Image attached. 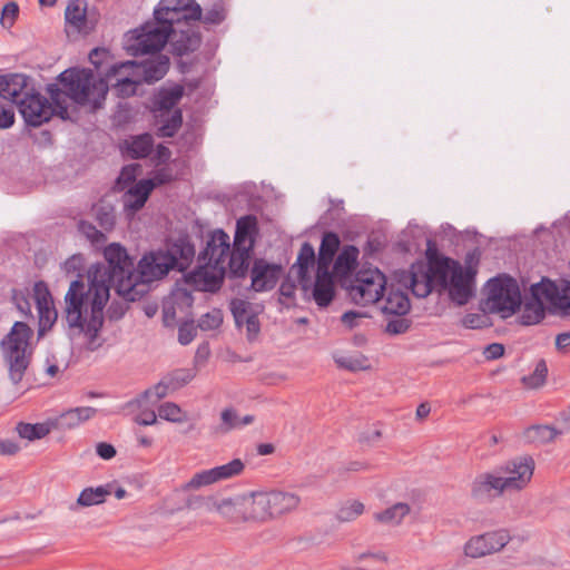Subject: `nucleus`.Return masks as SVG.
Wrapping results in <instances>:
<instances>
[{
  "label": "nucleus",
  "instance_id": "nucleus-25",
  "mask_svg": "<svg viewBox=\"0 0 570 570\" xmlns=\"http://www.w3.org/2000/svg\"><path fill=\"white\" fill-rule=\"evenodd\" d=\"M169 69V58L165 55L135 62V72L141 79V82L153 83L160 80Z\"/></svg>",
  "mask_w": 570,
  "mask_h": 570
},
{
  "label": "nucleus",
  "instance_id": "nucleus-14",
  "mask_svg": "<svg viewBox=\"0 0 570 570\" xmlns=\"http://www.w3.org/2000/svg\"><path fill=\"white\" fill-rule=\"evenodd\" d=\"M534 472V461L530 456H521L508 461L498 470L508 492H520L525 489Z\"/></svg>",
  "mask_w": 570,
  "mask_h": 570
},
{
  "label": "nucleus",
  "instance_id": "nucleus-26",
  "mask_svg": "<svg viewBox=\"0 0 570 570\" xmlns=\"http://www.w3.org/2000/svg\"><path fill=\"white\" fill-rule=\"evenodd\" d=\"M32 88L29 78L24 75L0 76V97L18 105Z\"/></svg>",
  "mask_w": 570,
  "mask_h": 570
},
{
  "label": "nucleus",
  "instance_id": "nucleus-42",
  "mask_svg": "<svg viewBox=\"0 0 570 570\" xmlns=\"http://www.w3.org/2000/svg\"><path fill=\"white\" fill-rule=\"evenodd\" d=\"M160 125L158 127V136L173 137L181 126L183 115L180 109H175L173 112L165 114L159 117Z\"/></svg>",
  "mask_w": 570,
  "mask_h": 570
},
{
  "label": "nucleus",
  "instance_id": "nucleus-36",
  "mask_svg": "<svg viewBox=\"0 0 570 570\" xmlns=\"http://www.w3.org/2000/svg\"><path fill=\"white\" fill-rule=\"evenodd\" d=\"M358 249L353 245L345 246L336 257L333 273L337 277H345L352 273L357 264Z\"/></svg>",
  "mask_w": 570,
  "mask_h": 570
},
{
  "label": "nucleus",
  "instance_id": "nucleus-23",
  "mask_svg": "<svg viewBox=\"0 0 570 570\" xmlns=\"http://www.w3.org/2000/svg\"><path fill=\"white\" fill-rule=\"evenodd\" d=\"M229 236L222 229L212 233L199 262H207L213 265L226 267V257L229 255Z\"/></svg>",
  "mask_w": 570,
  "mask_h": 570
},
{
  "label": "nucleus",
  "instance_id": "nucleus-10",
  "mask_svg": "<svg viewBox=\"0 0 570 570\" xmlns=\"http://www.w3.org/2000/svg\"><path fill=\"white\" fill-rule=\"evenodd\" d=\"M155 20L169 32L175 24L202 19V8L195 0H160L154 11Z\"/></svg>",
  "mask_w": 570,
  "mask_h": 570
},
{
  "label": "nucleus",
  "instance_id": "nucleus-49",
  "mask_svg": "<svg viewBox=\"0 0 570 570\" xmlns=\"http://www.w3.org/2000/svg\"><path fill=\"white\" fill-rule=\"evenodd\" d=\"M158 414L160 419L169 422L183 423L187 421V413L174 402L163 403L158 409Z\"/></svg>",
  "mask_w": 570,
  "mask_h": 570
},
{
  "label": "nucleus",
  "instance_id": "nucleus-4",
  "mask_svg": "<svg viewBox=\"0 0 570 570\" xmlns=\"http://www.w3.org/2000/svg\"><path fill=\"white\" fill-rule=\"evenodd\" d=\"M32 330L23 322H16L11 331L1 341L4 361L8 365L9 377L13 384H18L30 363L31 351L29 341Z\"/></svg>",
  "mask_w": 570,
  "mask_h": 570
},
{
  "label": "nucleus",
  "instance_id": "nucleus-27",
  "mask_svg": "<svg viewBox=\"0 0 570 570\" xmlns=\"http://www.w3.org/2000/svg\"><path fill=\"white\" fill-rule=\"evenodd\" d=\"M258 233V222L256 216L246 215L236 223V230L233 247H239L253 252L254 237Z\"/></svg>",
  "mask_w": 570,
  "mask_h": 570
},
{
  "label": "nucleus",
  "instance_id": "nucleus-29",
  "mask_svg": "<svg viewBox=\"0 0 570 570\" xmlns=\"http://www.w3.org/2000/svg\"><path fill=\"white\" fill-rule=\"evenodd\" d=\"M169 39L173 52L177 56L196 51L202 42L199 32L191 29L176 31L175 28H173Z\"/></svg>",
  "mask_w": 570,
  "mask_h": 570
},
{
  "label": "nucleus",
  "instance_id": "nucleus-3",
  "mask_svg": "<svg viewBox=\"0 0 570 570\" xmlns=\"http://www.w3.org/2000/svg\"><path fill=\"white\" fill-rule=\"evenodd\" d=\"M531 297L524 303L520 315L522 325L540 323L546 315V304L553 312L570 315V282L563 281L560 286L548 278L531 285Z\"/></svg>",
  "mask_w": 570,
  "mask_h": 570
},
{
  "label": "nucleus",
  "instance_id": "nucleus-13",
  "mask_svg": "<svg viewBox=\"0 0 570 570\" xmlns=\"http://www.w3.org/2000/svg\"><path fill=\"white\" fill-rule=\"evenodd\" d=\"M511 541L505 529L487 531L469 538L463 544V554L470 559H481L498 553Z\"/></svg>",
  "mask_w": 570,
  "mask_h": 570
},
{
  "label": "nucleus",
  "instance_id": "nucleus-52",
  "mask_svg": "<svg viewBox=\"0 0 570 570\" xmlns=\"http://www.w3.org/2000/svg\"><path fill=\"white\" fill-rule=\"evenodd\" d=\"M78 229L92 245H101L107 239L106 235L91 223L81 220L78 224Z\"/></svg>",
  "mask_w": 570,
  "mask_h": 570
},
{
  "label": "nucleus",
  "instance_id": "nucleus-33",
  "mask_svg": "<svg viewBox=\"0 0 570 570\" xmlns=\"http://www.w3.org/2000/svg\"><path fill=\"white\" fill-rule=\"evenodd\" d=\"M253 422V415L247 414L245 416H239L235 409L226 407L220 413V422L215 428V433L227 434L233 430L240 429L245 425L252 424Z\"/></svg>",
  "mask_w": 570,
  "mask_h": 570
},
{
  "label": "nucleus",
  "instance_id": "nucleus-5",
  "mask_svg": "<svg viewBox=\"0 0 570 570\" xmlns=\"http://www.w3.org/2000/svg\"><path fill=\"white\" fill-rule=\"evenodd\" d=\"M187 505L216 512L229 523L257 521L253 493L235 498L196 497L189 500Z\"/></svg>",
  "mask_w": 570,
  "mask_h": 570
},
{
  "label": "nucleus",
  "instance_id": "nucleus-40",
  "mask_svg": "<svg viewBox=\"0 0 570 570\" xmlns=\"http://www.w3.org/2000/svg\"><path fill=\"white\" fill-rule=\"evenodd\" d=\"M153 144V137L149 134H144L127 140L126 151L131 158H144L150 154Z\"/></svg>",
  "mask_w": 570,
  "mask_h": 570
},
{
  "label": "nucleus",
  "instance_id": "nucleus-35",
  "mask_svg": "<svg viewBox=\"0 0 570 570\" xmlns=\"http://www.w3.org/2000/svg\"><path fill=\"white\" fill-rule=\"evenodd\" d=\"M111 494V484L100 485L97 488H86L83 489L75 505L71 507V510H76L77 508H88L92 505L101 504L106 501L107 497Z\"/></svg>",
  "mask_w": 570,
  "mask_h": 570
},
{
  "label": "nucleus",
  "instance_id": "nucleus-56",
  "mask_svg": "<svg viewBox=\"0 0 570 570\" xmlns=\"http://www.w3.org/2000/svg\"><path fill=\"white\" fill-rule=\"evenodd\" d=\"M410 326V320L403 316H396L387 322L385 331L391 335H399L407 332Z\"/></svg>",
  "mask_w": 570,
  "mask_h": 570
},
{
  "label": "nucleus",
  "instance_id": "nucleus-11",
  "mask_svg": "<svg viewBox=\"0 0 570 570\" xmlns=\"http://www.w3.org/2000/svg\"><path fill=\"white\" fill-rule=\"evenodd\" d=\"M170 37V32L158 21L147 22L132 32L128 39L127 50L132 56L159 53Z\"/></svg>",
  "mask_w": 570,
  "mask_h": 570
},
{
  "label": "nucleus",
  "instance_id": "nucleus-28",
  "mask_svg": "<svg viewBox=\"0 0 570 570\" xmlns=\"http://www.w3.org/2000/svg\"><path fill=\"white\" fill-rule=\"evenodd\" d=\"M335 295L333 275L330 271L317 269L312 296L320 307L331 304Z\"/></svg>",
  "mask_w": 570,
  "mask_h": 570
},
{
  "label": "nucleus",
  "instance_id": "nucleus-34",
  "mask_svg": "<svg viewBox=\"0 0 570 570\" xmlns=\"http://www.w3.org/2000/svg\"><path fill=\"white\" fill-rule=\"evenodd\" d=\"M410 513V504L405 502H397L383 511L375 512L373 514V519L377 523L396 527L400 525Z\"/></svg>",
  "mask_w": 570,
  "mask_h": 570
},
{
  "label": "nucleus",
  "instance_id": "nucleus-63",
  "mask_svg": "<svg viewBox=\"0 0 570 570\" xmlns=\"http://www.w3.org/2000/svg\"><path fill=\"white\" fill-rule=\"evenodd\" d=\"M364 317V314L358 312H346L342 315V323L350 330L358 325V322Z\"/></svg>",
  "mask_w": 570,
  "mask_h": 570
},
{
  "label": "nucleus",
  "instance_id": "nucleus-38",
  "mask_svg": "<svg viewBox=\"0 0 570 570\" xmlns=\"http://www.w3.org/2000/svg\"><path fill=\"white\" fill-rule=\"evenodd\" d=\"M252 252L239 247L229 250L228 272L232 277H244L247 274Z\"/></svg>",
  "mask_w": 570,
  "mask_h": 570
},
{
  "label": "nucleus",
  "instance_id": "nucleus-44",
  "mask_svg": "<svg viewBox=\"0 0 570 570\" xmlns=\"http://www.w3.org/2000/svg\"><path fill=\"white\" fill-rule=\"evenodd\" d=\"M16 431L21 439L28 441L40 440L49 434L50 429L46 423H24L20 422L16 426Z\"/></svg>",
  "mask_w": 570,
  "mask_h": 570
},
{
  "label": "nucleus",
  "instance_id": "nucleus-24",
  "mask_svg": "<svg viewBox=\"0 0 570 570\" xmlns=\"http://www.w3.org/2000/svg\"><path fill=\"white\" fill-rule=\"evenodd\" d=\"M281 267L268 264L264 259H256L252 268V288L255 292L272 289L278 279Z\"/></svg>",
  "mask_w": 570,
  "mask_h": 570
},
{
  "label": "nucleus",
  "instance_id": "nucleus-16",
  "mask_svg": "<svg viewBox=\"0 0 570 570\" xmlns=\"http://www.w3.org/2000/svg\"><path fill=\"white\" fill-rule=\"evenodd\" d=\"M24 121L33 127H39L43 122L48 121L53 114L58 115L56 105L50 104L39 92H36L33 88L23 96L22 100H19L17 105Z\"/></svg>",
  "mask_w": 570,
  "mask_h": 570
},
{
  "label": "nucleus",
  "instance_id": "nucleus-15",
  "mask_svg": "<svg viewBox=\"0 0 570 570\" xmlns=\"http://www.w3.org/2000/svg\"><path fill=\"white\" fill-rule=\"evenodd\" d=\"M105 82L111 86L120 98H128L136 94L141 79L135 72V61H126L111 66L106 72Z\"/></svg>",
  "mask_w": 570,
  "mask_h": 570
},
{
  "label": "nucleus",
  "instance_id": "nucleus-54",
  "mask_svg": "<svg viewBox=\"0 0 570 570\" xmlns=\"http://www.w3.org/2000/svg\"><path fill=\"white\" fill-rule=\"evenodd\" d=\"M335 361L338 366L350 371H363L368 368L367 358L364 355L341 356Z\"/></svg>",
  "mask_w": 570,
  "mask_h": 570
},
{
  "label": "nucleus",
  "instance_id": "nucleus-20",
  "mask_svg": "<svg viewBox=\"0 0 570 570\" xmlns=\"http://www.w3.org/2000/svg\"><path fill=\"white\" fill-rule=\"evenodd\" d=\"M230 309L237 327H246V336L249 342L257 338L261 332L258 320L259 309L250 302L236 298L230 302Z\"/></svg>",
  "mask_w": 570,
  "mask_h": 570
},
{
  "label": "nucleus",
  "instance_id": "nucleus-51",
  "mask_svg": "<svg viewBox=\"0 0 570 570\" xmlns=\"http://www.w3.org/2000/svg\"><path fill=\"white\" fill-rule=\"evenodd\" d=\"M216 482H218V480L215 469L213 468L194 474L193 478L187 482L186 488L197 490L202 487H207Z\"/></svg>",
  "mask_w": 570,
  "mask_h": 570
},
{
  "label": "nucleus",
  "instance_id": "nucleus-39",
  "mask_svg": "<svg viewBox=\"0 0 570 570\" xmlns=\"http://www.w3.org/2000/svg\"><path fill=\"white\" fill-rule=\"evenodd\" d=\"M315 262L317 263L314 247L305 242L298 252L297 259L293 269H297V276L299 279H305L308 275L309 267L314 266Z\"/></svg>",
  "mask_w": 570,
  "mask_h": 570
},
{
  "label": "nucleus",
  "instance_id": "nucleus-31",
  "mask_svg": "<svg viewBox=\"0 0 570 570\" xmlns=\"http://www.w3.org/2000/svg\"><path fill=\"white\" fill-rule=\"evenodd\" d=\"M184 96V87L175 85L168 88H161L154 98V110L159 112L156 117H163L165 114L173 112Z\"/></svg>",
  "mask_w": 570,
  "mask_h": 570
},
{
  "label": "nucleus",
  "instance_id": "nucleus-18",
  "mask_svg": "<svg viewBox=\"0 0 570 570\" xmlns=\"http://www.w3.org/2000/svg\"><path fill=\"white\" fill-rule=\"evenodd\" d=\"M161 250L171 269L179 272L187 269L195 257V246L187 235L169 238Z\"/></svg>",
  "mask_w": 570,
  "mask_h": 570
},
{
  "label": "nucleus",
  "instance_id": "nucleus-22",
  "mask_svg": "<svg viewBox=\"0 0 570 570\" xmlns=\"http://www.w3.org/2000/svg\"><path fill=\"white\" fill-rule=\"evenodd\" d=\"M170 179V175L158 173L151 179H144L130 187L124 195V206L132 213L144 207L153 189Z\"/></svg>",
  "mask_w": 570,
  "mask_h": 570
},
{
  "label": "nucleus",
  "instance_id": "nucleus-9",
  "mask_svg": "<svg viewBox=\"0 0 570 570\" xmlns=\"http://www.w3.org/2000/svg\"><path fill=\"white\" fill-rule=\"evenodd\" d=\"M253 497L257 521H265L289 513L301 504L299 495L287 491L254 492Z\"/></svg>",
  "mask_w": 570,
  "mask_h": 570
},
{
  "label": "nucleus",
  "instance_id": "nucleus-17",
  "mask_svg": "<svg viewBox=\"0 0 570 570\" xmlns=\"http://www.w3.org/2000/svg\"><path fill=\"white\" fill-rule=\"evenodd\" d=\"M507 492L501 476L493 472L478 474L470 484V495L478 503H490Z\"/></svg>",
  "mask_w": 570,
  "mask_h": 570
},
{
  "label": "nucleus",
  "instance_id": "nucleus-45",
  "mask_svg": "<svg viewBox=\"0 0 570 570\" xmlns=\"http://www.w3.org/2000/svg\"><path fill=\"white\" fill-rule=\"evenodd\" d=\"M365 505L358 500L345 501L336 511V519L340 522H352L362 515Z\"/></svg>",
  "mask_w": 570,
  "mask_h": 570
},
{
  "label": "nucleus",
  "instance_id": "nucleus-7",
  "mask_svg": "<svg viewBox=\"0 0 570 570\" xmlns=\"http://www.w3.org/2000/svg\"><path fill=\"white\" fill-rule=\"evenodd\" d=\"M487 297L483 311L499 314L502 318L510 317L521 306V293L518 283L510 276H498L485 286Z\"/></svg>",
  "mask_w": 570,
  "mask_h": 570
},
{
  "label": "nucleus",
  "instance_id": "nucleus-21",
  "mask_svg": "<svg viewBox=\"0 0 570 570\" xmlns=\"http://www.w3.org/2000/svg\"><path fill=\"white\" fill-rule=\"evenodd\" d=\"M87 0H71L65 10L66 31L89 35L96 27V20L88 12Z\"/></svg>",
  "mask_w": 570,
  "mask_h": 570
},
{
  "label": "nucleus",
  "instance_id": "nucleus-53",
  "mask_svg": "<svg viewBox=\"0 0 570 570\" xmlns=\"http://www.w3.org/2000/svg\"><path fill=\"white\" fill-rule=\"evenodd\" d=\"M223 323V313L218 308H213L212 311L204 314L198 321V327L203 331L216 330Z\"/></svg>",
  "mask_w": 570,
  "mask_h": 570
},
{
  "label": "nucleus",
  "instance_id": "nucleus-47",
  "mask_svg": "<svg viewBox=\"0 0 570 570\" xmlns=\"http://www.w3.org/2000/svg\"><path fill=\"white\" fill-rule=\"evenodd\" d=\"M548 376V366L544 360H539L535 363L534 370L531 374L521 379L522 384L527 389L535 390L544 385Z\"/></svg>",
  "mask_w": 570,
  "mask_h": 570
},
{
  "label": "nucleus",
  "instance_id": "nucleus-8",
  "mask_svg": "<svg viewBox=\"0 0 570 570\" xmlns=\"http://www.w3.org/2000/svg\"><path fill=\"white\" fill-rule=\"evenodd\" d=\"M386 287V277L379 268H362L347 287L355 304L368 305L380 301Z\"/></svg>",
  "mask_w": 570,
  "mask_h": 570
},
{
  "label": "nucleus",
  "instance_id": "nucleus-48",
  "mask_svg": "<svg viewBox=\"0 0 570 570\" xmlns=\"http://www.w3.org/2000/svg\"><path fill=\"white\" fill-rule=\"evenodd\" d=\"M94 215L99 226L105 232H110L116 223L114 207L110 204L100 203L92 207Z\"/></svg>",
  "mask_w": 570,
  "mask_h": 570
},
{
  "label": "nucleus",
  "instance_id": "nucleus-62",
  "mask_svg": "<svg viewBox=\"0 0 570 570\" xmlns=\"http://www.w3.org/2000/svg\"><path fill=\"white\" fill-rule=\"evenodd\" d=\"M135 422L139 425H153L157 422V414L154 410H142L135 417Z\"/></svg>",
  "mask_w": 570,
  "mask_h": 570
},
{
  "label": "nucleus",
  "instance_id": "nucleus-55",
  "mask_svg": "<svg viewBox=\"0 0 570 570\" xmlns=\"http://www.w3.org/2000/svg\"><path fill=\"white\" fill-rule=\"evenodd\" d=\"M167 385L168 384L165 382V379L163 377L156 385L145 391L141 399L153 402H157L164 399L165 396L173 392L171 389H169V386Z\"/></svg>",
  "mask_w": 570,
  "mask_h": 570
},
{
  "label": "nucleus",
  "instance_id": "nucleus-1",
  "mask_svg": "<svg viewBox=\"0 0 570 570\" xmlns=\"http://www.w3.org/2000/svg\"><path fill=\"white\" fill-rule=\"evenodd\" d=\"M107 265L95 264L87 272L88 283L82 278L70 283L65 295V317L72 330L88 338L90 350L104 325V308L110 296V288L127 302L140 299L148 291V284L164 278L171 271L163 250H150L138 262L137 273L127 249L119 243H111L104 249Z\"/></svg>",
  "mask_w": 570,
  "mask_h": 570
},
{
  "label": "nucleus",
  "instance_id": "nucleus-46",
  "mask_svg": "<svg viewBox=\"0 0 570 570\" xmlns=\"http://www.w3.org/2000/svg\"><path fill=\"white\" fill-rule=\"evenodd\" d=\"M196 375L194 368H176L167 373L164 379L173 392L188 384Z\"/></svg>",
  "mask_w": 570,
  "mask_h": 570
},
{
  "label": "nucleus",
  "instance_id": "nucleus-32",
  "mask_svg": "<svg viewBox=\"0 0 570 570\" xmlns=\"http://www.w3.org/2000/svg\"><path fill=\"white\" fill-rule=\"evenodd\" d=\"M341 245V239L336 233L326 232L324 233L318 249L317 256V269L330 271V266L333 262L335 254L337 253Z\"/></svg>",
  "mask_w": 570,
  "mask_h": 570
},
{
  "label": "nucleus",
  "instance_id": "nucleus-61",
  "mask_svg": "<svg viewBox=\"0 0 570 570\" xmlns=\"http://www.w3.org/2000/svg\"><path fill=\"white\" fill-rule=\"evenodd\" d=\"M137 169H138L137 165H129V166L124 167L118 177L117 184L118 185H120V184L127 185V184L132 183L136 179Z\"/></svg>",
  "mask_w": 570,
  "mask_h": 570
},
{
  "label": "nucleus",
  "instance_id": "nucleus-2",
  "mask_svg": "<svg viewBox=\"0 0 570 570\" xmlns=\"http://www.w3.org/2000/svg\"><path fill=\"white\" fill-rule=\"evenodd\" d=\"M58 79L61 88L53 83L47 90L61 119H70L67 98L91 112L102 107L108 85L102 78H96L90 69L70 68L62 71Z\"/></svg>",
  "mask_w": 570,
  "mask_h": 570
},
{
  "label": "nucleus",
  "instance_id": "nucleus-30",
  "mask_svg": "<svg viewBox=\"0 0 570 570\" xmlns=\"http://www.w3.org/2000/svg\"><path fill=\"white\" fill-rule=\"evenodd\" d=\"M35 298L39 313L40 331L50 328L57 320V312L52 305L50 293L45 288L41 289V283L35 286Z\"/></svg>",
  "mask_w": 570,
  "mask_h": 570
},
{
  "label": "nucleus",
  "instance_id": "nucleus-43",
  "mask_svg": "<svg viewBox=\"0 0 570 570\" xmlns=\"http://www.w3.org/2000/svg\"><path fill=\"white\" fill-rule=\"evenodd\" d=\"M557 435H560L558 429L549 425H533L524 431V438L533 443H548L553 441Z\"/></svg>",
  "mask_w": 570,
  "mask_h": 570
},
{
  "label": "nucleus",
  "instance_id": "nucleus-59",
  "mask_svg": "<svg viewBox=\"0 0 570 570\" xmlns=\"http://www.w3.org/2000/svg\"><path fill=\"white\" fill-rule=\"evenodd\" d=\"M14 122V111L11 105L0 104V128H9Z\"/></svg>",
  "mask_w": 570,
  "mask_h": 570
},
{
  "label": "nucleus",
  "instance_id": "nucleus-37",
  "mask_svg": "<svg viewBox=\"0 0 570 570\" xmlns=\"http://www.w3.org/2000/svg\"><path fill=\"white\" fill-rule=\"evenodd\" d=\"M411 308L407 295L401 291L391 289L381 307L384 314L404 316Z\"/></svg>",
  "mask_w": 570,
  "mask_h": 570
},
{
  "label": "nucleus",
  "instance_id": "nucleus-50",
  "mask_svg": "<svg viewBox=\"0 0 570 570\" xmlns=\"http://www.w3.org/2000/svg\"><path fill=\"white\" fill-rule=\"evenodd\" d=\"M215 472L218 481L227 480L243 473L245 464L240 459H234L230 462L215 466Z\"/></svg>",
  "mask_w": 570,
  "mask_h": 570
},
{
  "label": "nucleus",
  "instance_id": "nucleus-12",
  "mask_svg": "<svg viewBox=\"0 0 570 570\" xmlns=\"http://www.w3.org/2000/svg\"><path fill=\"white\" fill-rule=\"evenodd\" d=\"M443 261L448 265V271H445V282L444 284H440V289H448L450 298L456 303L458 305H464L469 302L471 296L473 295V278L475 272L469 267L468 269H463L460 263L443 257Z\"/></svg>",
  "mask_w": 570,
  "mask_h": 570
},
{
  "label": "nucleus",
  "instance_id": "nucleus-6",
  "mask_svg": "<svg viewBox=\"0 0 570 570\" xmlns=\"http://www.w3.org/2000/svg\"><path fill=\"white\" fill-rule=\"evenodd\" d=\"M448 265L443 256L429 254L428 263H415L410 271L404 272L400 283L412 289L417 297H426L433 289H440V284L445 282Z\"/></svg>",
  "mask_w": 570,
  "mask_h": 570
},
{
  "label": "nucleus",
  "instance_id": "nucleus-41",
  "mask_svg": "<svg viewBox=\"0 0 570 570\" xmlns=\"http://www.w3.org/2000/svg\"><path fill=\"white\" fill-rule=\"evenodd\" d=\"M95 413L96 410L90 406L76 407L62 413L59 422L61 426L73 428L79 423L89 420Z\"/></svg>",
  "mask_w": 570,
  "mask_h": 570
},
{
  "label": "nucleus",
  "instance_id": "nucleus-64",
  "mask_svg": "<svg viewBox=\"0 0 570 570\" xmlns=\"http://www.w3.org/2000/svg\"><path fill=\"white\" fill-rule=\"evenodd\" d=\"M557 424V429L560 434H563L570 430V405L559 414Z\"/></svg>",
  "mask_w": 570,
  "mask_h": 570
},
{
  "label": "nucleus",
  "instance_id": "nucleus-58",
  "mask_svg": "<svg viewBox=\"0 0 570 570\" xmlns=\"http://www.w3.org/2000/svg\"><path fill=\"white\" fill-rule=\"evenodd\" d=\"M225 10L219 6H215L212 9L207 10L205 16L202 18L205 24H219L225 20Z\"/></svg>",
  "mask_w": 570,
  "mask_h": 570
},
{
  "label": "nucleus",
  "instance_id": "nucleus-60",
  "mask_svg": "<svg viewBox=\"0 0 570 570\" xmlns=\"http://www.w3.org/2000/svg\"><path fill=\"white\" fill-rule=\"evenodd\" d=\"M12 298L21 314L31 316V305L28 297L23 293L13 292Z\"/></svg>",
  "mask_w": 570,
  "mask_h": 570
},
{
  "label": "nucleus",
  "instance_id": "nucleus-57",
  "mask_svg": "<svg viewBox=\"0 0 570 570\" xmlns=\"http://www.w3.org/2000/svg\"><path fill=\"white\" fill-rule=\"evenodd\" d=\"M19 13V7L16 2H9L2 8V13L0 18V22L4 28H10L13 26L14 20L17 19Z\"/></svg>",
  "mask_w": 570,
  "mask_h": 570
},
{
  "label": "nucleus",
  "instance_id": "nucleus-19",
  "mask_svg": "<svg viewBox=\"0 0 570 570\" xmlns=\"http://www.w3.org/2000/svg\"><path fill=\"white\" fill-rule=\"evenodd\" d=\"M226 271V267L203 262L186 276V282L197 291L215 292L220 288Z\"/></svg>",
  "mask_w": 570,
  "mask_h": 570
}]
</instances>
